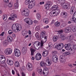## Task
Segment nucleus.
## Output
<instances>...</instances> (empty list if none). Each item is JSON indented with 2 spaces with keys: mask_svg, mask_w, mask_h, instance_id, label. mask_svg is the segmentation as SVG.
Here are the masks:
<instances>
[{
  "mask_svg": "<svg viewBox=\"0 0 76 76\" xmlns=\"http://www.w3.org/2000/svg\"><path fill=\"white\" fill-rule=\"evenodd\" d=\"M57 8H58V7L57 5H55L52 7L51 9H53V10H56Z\"/></svg>",
  "mask_w": 76,
  "mask_h": 76,
  "instance_id": "c756f323",
  "label": "nucleus"
},
{
  "mask_svg": "<svg viewBox=\"0 0 76 76\" xmlns=\"http://www.w3.org/2000/svg\"><path fill=\"white\" fill-rule=\"evenodd\" d=\"M72 31H73L74 32H75L76 31V27H73L72 28Z\"/></svg>",
  "mask_w": 76,
  "mask_h": 76,
  "instance_id": "09e8293b",
  "label": "nucleus"
},
{
  "mask_svg": "<svg viewBox=\"0 0 76 76\" xmlns=\"http://www.w3.org/2000/svg\"><path fill=\"white\" fill-rule=\"evenodd\" d=\"M4 52L6 54L9 55L12 53V50L10 48H7L5 50Z\"/></svg>",
  "mask_w": 76,
  "mask_h": 76,
  "instance_id": "423d86ee",
  "label": "nucleus"
},
{
  "mask_svg": "<svg viewBox=\"0 0 76 76\" xmlns=\"http://www.w3.org/2000/svg\"><path fill=\"white\" fill-rule=\"evenodd\" d=\"M52 60L53 63H57L58 60V56L56 55H53L52 57Z\"/></svg>",
  "mask_w": 76,
  "mask_h": 76,
  "instance_id": "39448f33",
  "label": "nucleus"
},
{
  "mask_svg": "<svg viewBox=\"0 0 76 76\" xmlns=\"http://www.w3.org/2000/svg\"><path fill=\"white\" fill-rule=\"evenodd\" d=\"M65 48L66 50H71V51H72V49L71 48L72 45L70 44H65L64 45Z\"/></svg>",
  "mask_w": 76,
  "mask_h": 76,
  "instance_id": "7ed1b4c3",
  "label": "nucleus"
},
{
  "mask_svg": "<svg viewBox=\"0 0 76 76\" xmlns=\"http://www.w3.org/2000/svg\"><path fill=\"white\" fill-rule=\"evenodd\" d=\"M43 44H44V42L42 40L40 43V46L42 47L43 46Z\"/></svg>",
  "mask_w": 76,
  "mask_h": 76,
  "instance_id": "3c124183",
  "label": "nucleus"
},
{
  "mask_svg": "<svg viewBox=\"0 0 76 76\" xmlns=\"http://www.w3.org/2000/svg\"><path fill=\"white\" fill-rule=\"evenodd\" d=\"M37 17L38 18V19H39L40 18H41V16L39 14H37Z\"/></svg>",
  "mask_w": 76,
  "mask_h": 76,
  "instance_id": "de8ad7c7",
  "label": "nucleus"
},
{
  "mask_svg": "<svg viewBox=\"0 0 76 76\" xmlns=\"http://www.w3.org/2000/svg\"><path fill=\"white\" fill-rule=\"evenodd\" d=\"M73 48L74 50H76V45H73Z\"/></svg>",
  "mask_w": 76,
  "mask_h": 76,
  "instance_id": "6e6d98bb",
  "label": "nucleus"
},
{
  "mask_svg": "<svg viewBox=\"0 0 76 76\" xmlns=\"http://www.w3.org/2000/svg\"><path fill=\"white\" fill-rule=\"evenodd\" d=\"M73 72H74L75 73H76V69H74L72 71Z\"/></svg>",
  "mask_w": 76,
  "mask_h": 76,
  "instance_id": "338daca9",
  "label": "nucleus"
},
{
  "mask_svg": "<svg viewBox=\"0 0 76 76\" xmlns=\"http://www.w3.org/2000/svg\"><path fill=\"white\" fill-rule=\"evenodd\" d=\"M63 17L64 18H67V13L66 12H64L62 15Z\"/></svg>",
  "mask_w": 76,
  "mask_h": 76,
  "instance_id": "c9c22d12",
  "label": "nucleus"
},
{
  "mask_svg": "<svg viewBox=\"0 0 76 76\" xmlns=\"http://www.w3.org/2000/svg\"><path fill=\"white\" fill-rule=\"evenodd\" d=\"M14 6L16 8H18V7H19V4L15 3L14 4Z\"/></svg>",
  "mask_w": 76,
  "mask_h": 76,
  "instance_id": "37998d69",
  "label": "nucleus"
},
{
  "mask_svg": "<svg viewBox=\"0 0 76 76\" xmlns=\"http://www.w3.org/2000/svg\"><path fill=\"white\" fill-rule=\"evenodd\" d=\"M56 47L57 48L58 50H60L64 47V45L62 43L59 44L56 46Z\"/></svg>",
  "mask_w": 76,
  "mask_h": 76,
  "instance_id": "1a4fd4ad",
  "label": "nucleus"
},
{
  "mask_svg": "<svg viewBox=\"0 0 76 76\" xmlns=\"http://www.w3.org/2000/svg\"><path fill=\"white\" fill-rule=\"evenodd\" d=\"M68 66L69 67H70L71 68H72V67H73V65H72V64H68Z\"/></svg>",
  "mask_w": 76,
  "mask_h": 76,
  "instance_id": "4d7b16f0",
  "label": "nucleus"
},
{
  "mask_svg": "<svg viewBox=\"0 0 76 76\" xmlns=\"http://www.w3.org/2000/svg\"><path fill=\"white\" fill-rule=\"evenodd\" d=\"M35 36L37 38H39V34L37 32L35 34Z\"/></svg>",
  "mask_w": 76,
  "mask_h": 76,
  "instance_id": "49530a36",
  "label": "nucleus"
},
{
  "mask_svg": "<svg viewBox=\"0 0 76 76\" xmlns=\"http://www.w3.org/2000/svg\"><path fill=\"white\" fill-rule=\"evenodd\" d=\"M52 6V2L50 1H48L47 3L45 5V9L47 10H48L50 9V7Z\"/></svg>",
  "mask_w": 76,
  "mask_h": 76,
  "instance_id": "20e7f679",
  "label": "nucleus"
},
{
  "mask_svg": "<svg viewBox=\"0 0 76 76\" xmlns=\"http://www.w3.org/2000/svg\"><path fill=\"white\" fill-rule=\"evenodd\" d=\"M56 12V16H57V15H58L60 12V10L59 9H57L55 11Z\"/></svg>",
  "mask_w": 76,
  "mask_h": 76,
  "instance_id": "79ce46f5",
  "label": "nucleus"
},
{
  "mask_svg": "<svg viewBox=\"0 0 76 76\" xmlns=\"http://www.w3.org/2000/svg\"><path fill=\"white\" fill-rule=\"evenodd\" d=\"M38 72L40 74V75H41L42 74V70L41 69H39L38 70Z\"/></svg>",
  "mask_w": 76,
  "mask_h": 76,
  "instance_id": "c03bdc74",
  "label": "nucleus"
},
{
  "mask_svg": "<svg viewBox=\"0 0 76 76\" xmlns=\"http://www.w3.org/2000/svg\"><path fill=\"white\" fill-rule=\"evenodd\" d=\"M35 2L34 3V1H32L31 2L28 6V8L30 9H31L32 8H33L34 6H35Z\"/></svg>",
  "mask_w": 76,
  "mask_h": 76,
  "instance_id": "ddd939ff",
  "label": "nucleus"
},
{
  "mask_svg": "<svg viewBox=\"0 0 76 76\" xmlns=\"http://www.w3.org/2000/svg\"><path fill=\"white\" fill-rule=\"evenodd\" d=\"M15 67H18L19 66V62L18 61H16L15 62Z\"/></svg>",
  "mask_w": 76,
  "mask_h": 76,
  "instance_id": "4c0bfd02",
  "label": "nucleus"
},
{
  "mask_svg": "<svg viewBox=\"0 0 76 76\" xmlns=\"http://www.w3.org/2000/svg\"><path fill=\"white\" fill-rule=\"evenodd\" d=\"M48 68H45L43 72V74L45 76H47L48 74Z\"/></svg>",
  "mask_w": 76,
  "mask_h": 76,
  "instance_id": "4468645a",
  "label": "nucleus"
},
{
  "mask_svg": "<svg viewBox=\"0 0 76 76\" xmlns=\"http://www.w3.org/2000/svg\"><path fill=\"white\" fill-rule=\"evenodd\" d=\"M7 62L8 64L10 65V66H12V65L13 64V61H10L8 59L7 60Z\"/></svg>",
  "mask_w": 76,
  "mask_h": 76,
  "instance_id": "aec40b11",
  "label": "nucleus"
},
{
  "mask_svg": "<svg viewBox=\"0 0 76 76\" xmlns=\"http://www.w3.org/2000/svg\"><path fill=\"white\" fill-rule=\"evenodd\" d=\"M53 54H57V51H53L52 52Z\"/></svg>",
  "mask_w": 76,
  "mask_h": 76,
  "instance_id": "13d9d810",
  "label": "nucleus"
},
{
  "mask_svg": "<svg viewBox=\"0 0 76 76\" xmlns=\"http://www.w3.org/2000/svg\"><path fill=\"white\" fill-rule=\"evenodd\" d=\"M22 76H25V74L23 72H22Z\"/></svg>",
  "mask_w": 76,
  "mask_h": 76,
  "instance_id": "774afa93",
  "label": "nucleus"
},
{
  "mask_svg": "<svg viewBox=\"0 0 76 76\" xmlns=\"http://www.w3.org/2000/svg\"><path fill=\"white\" fill-rule=\"evenodd\" d=\"M8 44V42H7V40H5L3 42V45L4 47L7 46V45Z\"/></svg>",
  "mask_w": 76,
  "mask_h": 76,
  "instance_id": "f704fd0d",
  "label": "nucleus"
},
{
  "mask_svg": "<svg viewBox=\"0 0 76 76\" xmlns=\"http://www.w3.org/2000/svg\"><path fill=\"white\" fill-rule=\"evenodd\" d=\"M16 26L17 31H19L21 30L22 27H21L20 24H17L16 25Z\"/></svg>",
  "mask_w": 76,
  "mask_h": 76,
  "instance_id": "a211bd4d",
  "label": "nucleus"
},
{
  "mask_svg": "<svg viewBox=\"0 0 76 76\" xmlns=\"http://www.w3.org/2000/svg\"><path fill=\"white\" fill-rule=\"evenodd\" d=\"M48 28H49V26H47L44 27V29H47Z\"/></svg>",
  "mask_w": 76,
  "mask_h": 76,
  "instance_id": "0e129e2a",
  "label": "nucleus"
},
{
  "mask_svg": "<svg viewBox=\"0 0 76 76\" xmlns=\"http://www.w3.org/2000/svg\"><path fill=\"white\" fill-rule=\"evenodd\" d=\"M37 43H38V46H39V45H40V43H39V42H38V41H35V42H34V44H36V43H37Z\"/></svg>",
  "mask_w": 76,
  "mask_h": 76,
  "instance_id": "603ef678",
  "label": "nucleus"
},
{
  "mask_svg": "<svg viewBox=\"0 0 76 76\" xmlns=\"http://www.w3.org/2000/svg\"><path fill=\"white\" fill-rule=\"evenodd\" d=\"M58 33L59 34H62L63 32V30H59L58 31Z\"/></svg>",
  "mask_w": 76,
  "mask_h": 76,
  "instance_id": "052dcab7",
  "label": "nucleus"
},
{
  "mask_svg": "<svg viewBox=\"0 0 76 76\" xmlns=\"http://www.w3.org/2000/svg\"><path fill=\"white\" fill-rule=\"evenodd\" d=\"M4 32L3 31V32H2L1 34H0V35L1 36H3V35H4Z\"/></svg>",
  "mask_w": 76,
  "mask_h": 76,
  "instance_id": "e2e57ef3",
  "label": "nucleus"
},
{
  "mask_svg": "<svg viewBox=\"0 0 76 76\" xmlns=\"http://www.w3.org/2000/svg\"><path fill=\"white\" fill-rule=\"evenodd\" d=\"M55 25L57 27H58L60 26V22L57 21L55 23Z\"/></svg>",
  "mask_w": 76,
  "mask_h": 76,
  "instance_id": "e433bc0d",
  "label": "nucleus"
},
{
  "mask_svg": "<svg viewBox=\"0 0 76 76\" xmlns=\"http://www.w3.org/2000/svg\"><path fill=\"white\" fill-rule=\"evenodd\" d=\"M11 16L12 17H10L9 18V20H15V18H17V15H15V14H11Z\"/></svg>",
  "mask_w": 76,
  "mask_h": 76,
  "instance_id": "f8f14e48",
  "label": "nucleus"
},
{
  "mask_svg": "<svg viewBox=\"0 0 76 76\" xmlns=\"http://www.w3.org/2000/svg\"><path fill=\"white\" fill-rule=\"evenodd\" d=\"M15 55L17 57H19L20 56V52L18 49H15L14 50Z\"/></svg>",
  "mask_w": 76,
  "mask_h": 76,
  "instance_id": "0eeeda50",
  "label": "nucleus"
},
{
  "mask_svg": "<svg viewBox=\"0 0 76 76\" xmlns=\"http://www.w3.org/2000/svg\"><path fill=\"white\" fill-rule=\"evenodd\" d=\"M22 34L23 36H26V34H28V32L27 31L24 30L22 31Z\"/></svg>",
  "mask_w": 76,
  "mask_h": 76,
  "instance_id": "72a5a7b5",
  "label": "nucleus"
},
{
  "mask_svg": "<svg viewBox=\"0 0 76 76\" xmlns=\"http://www.w3.org/2000/svg\"><path fill=\"white\" fill-rule=\"evenodd\" d=\"M58 39V37L57 36H55L53 38V40L54 42H56L57 41V40Z\"/></svg>",
  "mask_w": 76,
  "mask_h": 76,
  "instance_id": "a19ab883",
  "label": "nucleus"
},
{
  "mask_svg": "<svg viewBox=\"0 0 76 76\" xmlns=\"http://www.w3.org/2000/svg\"><path fill=\"white\" fill-rule=\"evenodd\" d=\"M9 7H12V5L11 4V3H10L9 4H8Z\"/></svg>",
  "mask_w": 76,
  "mask_h": 76,
  "instance_id": "bf43d9fd",
  "label": "nucleus"
},
{
  "mask_svg": "<svg viewBox=\"0 0 76 76\" xmlns=\"http://www.w3.org/2000/svg\"><path fill=\"white\" fill-rule=\"evenodd\" d=\"M51 63H52V61H51V60H50V61H49L48 62H46V65L49 66H50V65L51 64Z\"/></svg>",
  "mask_w": 76,
  "mask_h": 76,
  "instance_id": "bb28decb",
  "label": "nucleus"
},
{
  "mask_svg": "<svg viewBox=\"0 0 76 76\" xmlns=\"http://www.w3.org/2000/svg\"><path fill=\"white\" fill-rule=\"evenodd\" d=\"M45 33L42 31L41 32L40 34V37L41 38V39H42V38H43V37L44 36H45Z\"/></svg>",
  "mask_w": 76,
  "mask_h": 76,
  "instance_id": "ea45409f",
  "label": "nucleus"
},
{
  "mask_svg": "<svg viewBox=\"0 0 76 76\" xmlns=\"http://www.w3.org/2000/svg\"><path fill=\"white\" fill-rule=\"evenodd\" d=\"M75 8L74 6H72L71 7V9H70V13L71 15L73 14V10H75Z\"/></svg>",
  "mask_w": 76,
  "mask_h": 76,
  "instance_id": "cd10ccee",
  "label": "nucleus"
},
{
  "mask_svg": "<svg viewBox=\"0 0 76 76\" xmlns=\"http://www.w3.org/2000/svg\"><path fill=\"white\" fill-rule=\"evenodd\" d=\"M27 51V48L26 47H23L22 48L21 52L23 54H26Z\"/></svg>",
  "mask_w": 76,
  "mask_h": 76,
  "instance_id": "dca6fc26",
  "label": "nucleus"
},
{
  "mask_svg": "<svg viewBox=\"0 0 76 76\" xmlns=\"http://www.w3.org/2000/svg\"><path fill=\"white\" fill-rule=\"evenodd\" d=\"M32 1H33V0H26L25 2V4L26 5H27V4L31 3V2H32Z\"/></svg>",
  "mask_w": 76,
  "mask_h": 76,
  "instance_id": "b1692460",
  "label": "nucleus"
},
{
  "mask_svg": "<svg viewBox=\"0 0 76 76\" xmlns=\"http://www.w3.org/2000/svg\"><path fill=\"white\" fill-rule=\"evenodd\" d=\"M4 2L8 3H9V0H4Z\"/></svg>",
  "mask_w": 76,
  "mask_h": 76,
  "instance_id": "680f3d73",
  "label": "nucleus"
},
{
  "mask_svg": "<svg viewBox=\"0 0 76 76\" xmlns=\"http://www.w3.org/2000/svg\"><path fill=\"white\" fill-rule=\"evenodd\" d=\"M50 15L51 16H56V11L54 12V11H52L50 12Z\"/></svg>",
  "mask_w": 76,
  "mask_h": 76,
  "instance_id": "393cba45",
  "label": "nucleus"
},
{
  "mask_svg": "<svg viewBox=\"0 0 76 76\" xmlns=\"http://www.w3.org/2000/svg\"><path fill=\"white\" fill-rule=\"evenodd\" d=\"M28 71L31 72L33 68H32V65L31 64L29 63H28Z\"/></svg>",
  "mask_w": 76,
  "mask_h": 76,
  "instance_id": "f3484780",
  "label": "nucleus"
},
{
  "mask_svg": "<svg viewBox=\"0 0 76 76\" xmlns=\"http://www.w3.org/2000/svg\"><path fill=\"white\" fill-rule=\"evenodd\" d=\"M13 33V31H12V30H9L8 31V33L9 34H12Z\"/></svg>",
  "mask_w": 76,
  "mask_h": 76,
  "instance_id": "5fc2aeb1",
  "label": "nucleus"
},
{
  "mask_svg": "<svg viewBox=\"0 0 76 76\" xmlns=\"http://www.w3.org/2000/svg\"><path fill=\"white\" fill-rule=\"evenodd\" d=\"M62 8L66 9H69L70 8V5L67 3H64L62 5Z\"/></svg>",
  "mask_w": 76,
  "mask_h": 76,
  "instance_id": "f257e3e1",
  "label": "nucleus"
},
{
  "mask_svg": "<svg viewBox=\"0 0 76 76\" xmlns=\"http://www.w3.org/2000/svg\"><path fill=\"white\" fill-rule=\"evenodd\" d=\"M46 65V64L43 62H41L40 63V66L41 67H44V66H45Z\"/></svg>",
  "mask_w": 76,
  "mask_h": 76,
  "instance_id": "58836bf2",
  "label": "nucleus"
},
{
  "mask_svg": "<svg viewBox=\"0 0 76 76\" xmlns=\"http://www.w3.org/2000/svg\"><path fill=\"white\" fill-rule=\"evenodd\" d=\"M43 21L45 23L47 24L48 23V18H45L43 19Z\"/></svg>",
  "mask_w": 76,
  "mask_h": 76,
  "instance_id": "2f4dec72",
  "label": "nucleus"
},
{
  "mask_svg": "<svg viewBox=\"0 0 76 76\" xmlns=\"http://www.w3.org/2000/svg\"><path fill=\"white\" fill-rule=\"evenodd\" d=\"M41 5L44 4V2H40L39 3Z\"/></svg>",
  "mask_w": 76,
  "mask_h": 76,
  "instance_id": "69168bd1",
  "label": "nucleus"
},
{
  "mask_svg": "<svg viewBox=\"0 0 76 76\" xmlns=\"http://www.w3.org/2000/svg\"><path fill=\"white\" fill-rule=\"evenodd\" d=\"M72 31V28L70 27H66L64 29V32L66 33H69Z\"/></svg>",
  "mask_w": 76,
  "mask_h": 76,
  "instance_id": "9d476101",
  "label": "nucleus"
},
{
  "mask_svg": "<svg viewBox=\"0 0 76 76\" xmlns=\"http://www.w3.org/2000/svg\"><path fill=\"white\" fill-rule=\"evenodd\" d=\"M6 58L4 56L0 55V62H1V64H3V63H5Z\"/></svg>",
  "mask_w": 76,
  "mask_h": 76,
  "instance_id": "f03ea898",
  "label": "nucleus"
},
{
  "mask_svg": "<svg viewBox=\"0 0 76 76\" xmlns=\"http://www.w3.org/2000/svg\"><path fill=\"white\" fill-rule=\"evenodd\" d=\"M21 15L23 16L24 15L26 16H29V13L27 12L26 10H24L21 12Z\"/></svg>",
  "mask_w": 76,
  "mask_h": 76,
  "instance_id": "2eb2a0df",
  "label": "nucleus"
},
{
  "mask_svg": "<svg viewBox=\"0 0 76 76\" xmlns=\"http://www.w3.org/2000/svg\"><path fill=\"white\" fill-rule=\"evenodd\" d=\"M73 38H74V36L73 35H70V36L68 37V40H69V41H70L72 40Z\"/></svg>",
  "mask_w": 76,
  "mask_h": 76,
  "instance_id": "c85d7f7f",
  "label": "nucleus"
},
{
  "mask_svg": "<svg viewBox=\"0 0 76 76\" xmlns=\"http://www.w3.org/2000/svg\"><path fill=\"white\" fill-rule=\"evenodd\" d=\"M12 31H14V32H17V31H16V30H17V29L16 28V25L13 24L12 25Z\"/></svg>",
  "mask_w": 76,
  "mask_h": 76,
  "instance_id": "6ab92c4d",
  "label": "nucleus"
},
{
  "mask_svg": "<svg viewBox=\"0 0 76 76\" xmlns=\"http://www.w3.org/2000/svg\"><path fill=\"white\" fill-rule=\"evenodd\" d=\"M3 18L4 20H7V16L6 15H3Z\"/></svg>",
  "mask_w": 76,
  "mask_h": 76,
  "instance_id": "a18cd8bd",
  "label": "nucleus"
},
{
  "mask_svg": "<svg viewBox=\"0 0 76 76\" xmlns=\"http://www.w3.org/2000/svg\"><path fill=\"white\" fill-rule=\"evenodd\" d=\"M66 25H67L66 23H63L61 25V26H62L63 27H65Z\"/></svg>",
  "mask_w": 76,
  "mask_h": 76,
  "instance_id": "864d4df0",
  "label": "nucleus"
},
{
  "mask_svg": "<svg viewBox=\"0 0 76 76\" xmlns=\"http://www.w3.org/2000/svg\"><path fill=\"white\" fill-rule=\"evenodd\" d=\"M24 21L29 25H32L33 23V22H32L31 19L29 18H26L25 19H24Z\"/></svg>",
  "mask_w": 76,
  "mask_h": 76,
  "instance_id": "6e6552de",
  "label": "nucleus"
},
{
  "mask_svg": "<svg viewBox=\"0 0 76 76\" xmlns=\"http://www.w3.org/2000/svg\"><path fill=\"white\" fill-rule=\"evenodd\" d=\"M48 54V51L47 50L45 51L42 53V56L43 57H46Z\"/></svg>",
  "mask_w": 76,
  "mask_h": 76,
  "instance_id": "4be33fe9",
  "label": "nucleus"
},
{
  "mask_svg": "<svg viewBox=\"0 0 76 76\" xmlns=\"http://www.w3.org/2000/svg\"><path fill=\"white\" fill-rule=\"evenodd\" d=\"M61 41H64L66 39V37L64 35L61 34Z\"/></svg>",
  "mask_w": 76,
  "mask_h": 76,
  "instance_id": "7c9ffc66",
  "label": "nucleus"
},
{
  "mask_svg": "<svg viewBox=\"0 0 76 76\" xmlns=\"http://www.w3.org/2000/svg\"><path fill=\"white\" fill-rule=\"evenodd\" d=\"M64 57L62 56H61L59 58V60L60 62L61 63H63L65 61V60L64 59Z\"/></svg>",
  "mask_w": 76,
  "mask_h": 76,
  "instance_id": "412c9836",
  "label": "nucleus"
},
{
  "mask_svg": "<svg viewBox=\"0 0 76 76\" xmlns=\"http://www.w3.org/2000/svg\"><path fill=\"white\" fill-rule=\"evenodd\" d=\"M42 56L39 53H37L36 55L35 58L37 60H39L41 59Z\"/></svg>",
  "mask_w": 76,
  "mask_h": 76,
  "instance_id": "9b49d317",
  "label": "nucleus"
},
{
  "mask_svg": "<svg viewBox=\"0 0 76 76\" xmlns=\"http://www.w3.org/2000/svg\"><path fill=\"white\" fill-rule=\"evenodd\" d=\"M73 51H72L70 52H66L64 53V55L65 56H67V55H69V54H73Z\"/></svg>",
  "mask_w": 76,
  "mask_h": 76,
  "instance_id": "a878e982",
  "label": "nucleus"
},
{
  "mask_svg": "<svg viewBox=\"0 0 76 76\" xmlns=\"http://www.w3.org/2000/svg\"><path fill=\"white\" fill-rule=\"evenodd\" d=\"M36 31H38L39 29V27L38 26H37L35 28Z\"/></svg>",
  "mask_w": 76,
  "mask_h": 76,
  "instance_id": "8fccbe9b",
  "label": "nucleus"
},
{
  "mask_svg": "<svg viewBox=\"0 0 76 76\" xmlns=\"http://www.w3.org/2000/svg\"><path fill=\"white\" fill-rule=\"evenodd\" d=\"M7 39L8 42H12L13 39L12 37L10 36H9L7 37Z\"/></svg>",
  "mask_w": 76,
  "mask_h": 76,
  "instance_id": "5701e85b",
  "label": "nucleus"
},
{
  "mask_svg": "<svg viewBox=\"0 0 76 76\" xmlns=\"http://www.w3.org/2000/svg\"><path fill=\"white\" fill-rule=\"evenodd\" d=\"M30 50L31 51V55L33 56L34 55V51H35V50L33 48H31Z\"/></svg>",
  "mask_w": 76,
  "mask_h": 76,
  "instance_id": "473e14b6",
  "label": "nucleus"
}]
</instances>
